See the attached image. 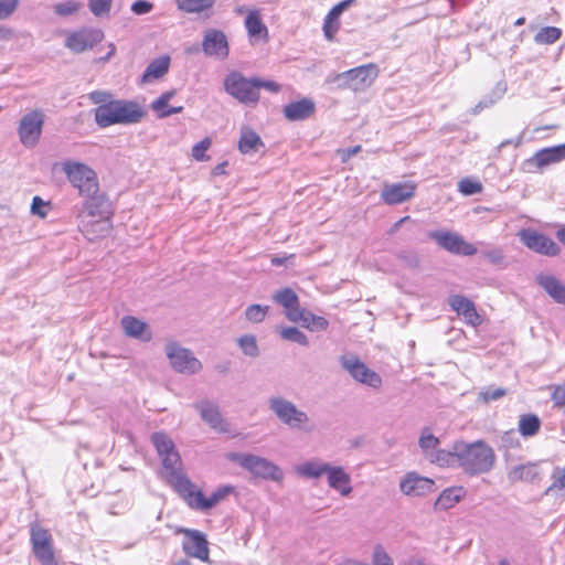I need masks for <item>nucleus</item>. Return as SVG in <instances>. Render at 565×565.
I'll list each match as a JSON object with an SVG mask.
<instances>
[{
    "label": "nucleus",
    "mask_w": 565,
    "mask_h": 565,
    "mask_svg": "<svg viewBox=\"0 0 565 565\" xmlns=\"http://www.w3.org/2000/svg\"><path fill=\"white\" fill-rule=\"evenodd\" d=\"M399 489L405 495L420 497L435 490V482L415 472H408L399 483Z\"/></svg>",
    "instance_id": "obj_19"
},
{
    "label": "nucleus",
    "mask_w": 565,
    "mask_h": 565,
    "mask_svg": "<svg viewBox=\"0 0 565 565\" xmlns=\"http://www.w3.org/2000/svg\"><path fill=\"white\" fill-rule=\"evenodd\" d=\"M356 0H343L337 3L327 14L329 20L338 21L339 17L350 6H352Z\"/></svg>",
    "instance_id": "obj_57"
},
{
    "label": "nucleus",
    "mask_w": 565,
    "mask_h": 565,
    "mask_svg": "<svg viewBox=\"0 0 565 565\" xmlns=\"http://www.w3.org/2000/svg\"><path fill=\"white\" fill-rule=\"evenodd\" d=\"M301 324L311 331H323L328 328L329 322L323 317L316 316L310 311H306Z\"/></svg>",
    "instance_id": "obj_46"
},
{
    "label": "nucleus",
    "mask_w": 565,
    "mask_h": 565,
    "mask_svg": "<svg viewBox=\"0 0 565 565\" xmlns=\"http://www.w3.org/2000/svg\"><path fill=\"white\" fill-rule=\"evenodd\" d=\"M339 29L338 21L329 20V18L326 17L323 22V32L328 40H332L333 35L337 33Z\"/></svg>",
    "instance_id": "obj_64"
},
{
    "label": "nucleus",
    "mask_w": 565,
    "mask_h": 565,
    "mask_svg": "<svg viewBox=\"0 0 565 565\" xmlns=\"http://www.w3.org/2000/svg\"><path fill=\"white\" fill-rule=\"evenodd\" d=\"M201 418L214 430L227 433L228 423L223 418L220 408L211 401H201L194 405Z\"/></svg>",
    "instance_id": "obj_18"
},
{
    "label": "nucleus",
    "mask_w": 565,
    "mask_h": 565,
    "mask_svg": "<svg viewBox=\"0 0 565 565\" xmlns=\"http://www.w3.org/2000/svg\"><path fill=\"white\" fill-rule=\"evenodd\" d=\"M564 159L565 143H562L539 150L533 157L524 161L523 169L527 172H537L551 164L558 163Z\"/></svg>",
    "instance_id": "obj_14"
},
{
    "label": "nucleus",
    "mask_w": 565,
    "mask_h": 565,
    "mask_svg": "<svg viewBox=\"0 0 565 565\" xmlns=\"http://www.w3.org/2000/svg\"><path fill=\"white\" fill-rule=\"evenodd\" d=\"M64 171L73 184L74 188L78 189L79 194L92 195L98 192L97 175L93 169L86 164L78 162H65Z\"/></svg>",
    "instance_id": "obj_5"
},
{
    "label": "nucleus",
    "mask_w": 565,
    "mask_h": 565,
    "mask_svg": "<svg viewBox=\"0 0 565 565\" xmlns=\"http://www.w3.org/2000/svg\"><path fill=\"white\" fill-rule=\"evenodd\" d=\"M562 30L556 26H544L534 36L537 44H553L559 40Z\"/></svg>",
    "instance_id": "obj_44"
},
{
    "label": "nucleus",
    "mask_w": 565,
    "mask_h": 565,
    "mask_svg": "<svg viewBox=\"0 0 565 565\" xmlns=\"http://www.w3.org/2000/svg\"><path fill=\"white\" fill-rule=\"evenodd\" d=\"M264 143L260 137L249 128H243L238 141V149L242 153L257 152Z\"/></svg>",
    "instance_id": "obj_33"
},
{
    "label": "nucleus",
    "mask_w": 565,
    "mask_h": 565,
    "mask_svg": "<svg viewBox=\"0 0 565 565\" xmlns=\"http://www.w3.org/2000/svg\"><path fill=\"white\" fill-rule=\"evenodd\" d=\"M170 58L168 56L152 61L142 75V82L162 77L169 70Z\"/></svg>",
    "instance_id": "obj_36"
},
{
    "label": "nucleus",
    "mask_w": 565,
    "mask_h": 565,
    "mask_svg": "<svg viewBox=\"0 0 565 565\" xmlns=\"http://www.w3.org/2000/svg\"><path fill=\"white\" fill-rule=\"evenodd\" d=\"M508 479L513 483L520 481L534 483L541 479V472L536 463L527 462L510 468Z\"/></svg>",
    "instance_id": "obj_29"
},
{
    "label": "nucleus",
    "mask_w": 565,
    "mask_h": 565,
    "mask_svg": "<svg viewBox=\"0 0 565 565\" xmlns=\"http://www.w3.org/2000/svg\"><path fill=\"white\" fill-rule=\"evenodd\" d=\"M273 300L286 309L297 305L299 298L291 288H282L273 295Z\"/></svg>",
    "instance_id": "obj_45"
},
{
    "label": "nucleus",
    "mask_w": 565,
    "mask_h": 565,
    "mask_svg": "<svg viewBox=\"0 0 565 565\" xmlns=\"http://www.w3.org/2000/svg\"><path fill=\"white\" fill-rule=\"evenodd\" d=\"M174 96V92H166L160 97H158L156 100L152 102L151 108L158 113V116L160 118H167L171 115L182 113L183 107H171L169 109H164V105L169 103V100Z\"/></svg>",
    "instance_id": "obj_38"
},
{
    "label": "nucleus",
    "mask_w": 565,
    "mask_h": 565,
    "mask_svg": "<svg viewBox=\"0 0 565 565\" xmlns=\"http://www.w3.org/2000/svg\"><path fill=\"white\" fill-rule=\"evenodd\" d=\"M182 533L184 534V539L182 541V550L184 554L202 562H209L210 550L205 535L198 530L191 529H183Z\"/></svg>",
    "instance_id": "obj_15"
},
{
    "label": "nucleus",
    "mask_w": 565,
    "mask_h": 565,
    "mask_svg": "<svg viewBox=\"0 0 565 565\" xmlns=\"http://www.w3.org/2000/svg\"><path fill=\"white\" fill-rule=\"evenodd\" d=\"M152 9L153 3L146 0H137L131 4V11L138 15L149 13Z\"/></svg>",
    "instance_id": "obj_63"
},
{
    "label": "nucleus",
    "mask_w": 565,
    "mask_h": 565,
    "mask_svg": "<svg viewBox=\"0 0 565 565\" xmlns=\"http://www.w3.org/2000/svg\"><path fill=\"white\" fill-rule=\"evenodd\" d=\"M329 462L320 459L305 461L296 467V472L307 479H318L326 475L329 468Z\"/></svg>",
    "instance_id": "obj_31"
},
{
    "label": "nucleus",
    "mask_w": 565,
    "mask_h": 565,
    "mask_svg": "<svg viewBox=\"0 0 565 565\" xmlns=\"http://www.w3.org/2000/svg\"><path fill=\"white\" fill-rule=\"evenodd\" d=\"M225 90L244 104H256L259 92L255 87L254 78H246L239 73H231L224 82Z\"/></svg>",
    "instance_id": "obj_8"
},
{
    "label": "nucleus",
    "mask_w": 565,
    "mask_h": 565,
    "mask_svg": "<svg viewBox=\"0 0 565 565\" xmlns=\"http://www.w3.org/2000/svg\"><path fill=\"white\" fill-rule=\"evenodd\" d=\"M439 438L431 433L430 428L425 427L422 429L418 438V446L426 459H428L429 456L439 448Z\"/></svg>",
    "instance_id": "obj_37"
},
{
    "label": "nucleus",
    "mask_w": 565,
    "mask_h": 565,
    "mask_svg": "<svg viewBox=\"0 0 565 565\" xmlns=\"http://www.w3.org/2000/svg\"><path fill=\"white\" fill-rule=\"evenodd\" d=\"M212 141L210 138H204L200 142L193 146L192 148V157L196 161H205L209 157L205 154V151L211 147Z\"/></svg>",
    "instance_id": "obj_53"
},
{
    "label": "nucleus",
    "mask_w": 565,
    "mask_h": 565,
    "mask_svg": "<svg viewBox=\"0 0 565 565\" xmlns=\"http://www.w3.org/2000/svg\"><path fill=\"white\" fill-rule=\"evenodd\" d=\"M449 306L469 323L476 326L479 322V315L470 299L460 295L451 296L449 298Z\"/></svg>",
    "instance_id": "obj_30"
},
{
    "label": "nucleus",
    "mask_w": 565,
    "mask_h": 565,
    "mask_svg": "<svg viewBox=\"0 0 565 565\" xmlns=\"http://www.w3.org/2000/svg\"><path fill=\"white\" fill-rule=\"evenodd\" d=\"M269 310L268 306L250 305L245 310V318L253 323H259L264 321Z\"/></svg>",
    "instance_id": "obj_49"
},
{
    "label": "nucleus",
    "mask_w": 565,
    "mask_h": 565,
    "mask_svg": "<svg viewBox=\"0 0 565 565\" xmlns=\"http://www.w3.org/2000/svg\"><path fill=\"white\" fill-rule=\"evenodd\" d=\"M536 284L557 303L565 305V285L550 274H539L535 277Z\"/></svg>",
    "instance_id": "obj_24"
},
{
    "label": "nucleus",
    "mask_w": 565,
    "mask_h": 565,
    "mask_svg": "<svg viewBox=\"0 0 565 565\" xmlns=\"http://www.w3.org/2000/svg\"><path fill=\"white\" fill-rule=\"evenodd\" d=\"M552 401L558 408H565V383L554 386Z\"/></svg>",
    "instance_id": "obj_58"
},
{
    "label": "nucleus",
    "mask_w": 565,
    "mask_h": 565,
    "mask_svg": "<svg viewBox=\"0 0 565 565\" xmlns=\"http://www.w3.org/2000/svg\"><path fill=\"white\" fill-rule=\"evenodd\" d=\"M81 7L82 4L77 1L67 0L55 4L54 12L60 17H68L77 12L81 9Z\"/></svg>",
    "instance_id": "obj_50"
},
{
    "label": "nucleus",
    "mask_w": 565,
    "mask_h": 565,
    "mask_svg": "<svg viewBox=\"0 0 565 565\" xmlns=\"http://www.w3.org/2000/svg\"><path fill=\"white\" fill-rule=\"evenodd\" d=\"M456 465L469 476L488 473L495 463V452L484 440L454 443Z\"/></svg>",
    "instance_id": "obj_1"
},
{
    "label": "nucleus",
    "mask_w": 565,
    "mask_h": 565,
    "mask_svg": "<svg viewBox=\"0 0 565 565\" xmlns=\"http://www.w3.org/2000/svg\"><path fill=\"white\" fill-rule=\"evenodd\" d=\"M162 465L167 473L168 481L174 486V488L181 493H192L193 484L191 481L181 472V457L174 449L160 457Z\"/></svg>",
    "instance_id": "obj_12"
},
{
    "label": "nucleus",
    "mask_w": 565,
    "mask_h": 565,
    "mask_svg": "<svg viewBox=\"0 0 565 565\" xmlns=\"http://www.w3.org/2000/svg\"><path fill=\"white\" fill-rule=\"evenodd\" d=\"M507 92V83L504 81H500L495 84L493 89L489 95H486L473 108L472 114L478 115L484 108L491 107L498 100H500Z\"/></svg>",
    "instance_id": "obj_34"
},
{
    "label": "nucleus",
    "mask_w": 565,
    "mask_h": 565,
    "mask_svg": "<svg viewBox=\"0 0 565 565\" xmlns=\"http://www.w3.org/2000/svg\"><path fill=\"white\" fill-rule=\"evenodd\" d=\"M166 354L171 367L178 373L192 375L202 369V363L193 353L189 349L181 347L178 342H168L166 344Z\"/></svg>",
    "instance_id": "obj_6"
},
{
    "label": "nucleus",
    "mask_w": 565,
    "mask_h": 565,
    "mask_svg": "<svg viewBox=\"0 0 565 565\" xmlns=\"http://www.w3.org/2000/svg\"><path fill=\"white\" fill-rule=\"evenodd\" d=\"M44 114L40 109L25 114L19 124L18 135L21 143L26 148H33L42 134Z\"/></svg>",
    "instance_id": "obj_11"
},
{
    "label": "nucleus",
    "mask_w": 565,
    "mask_h": 565,
    "mask_svg": "<svg viewBox=\"0 0 565 565\" xmlns=\"http://www.w3.org/2000/svg\"><path fill=\"white\" fill-rule=\"evenodd\" d=\"M316 109L315 103L309 98L292 102L284 107V115L290 121H299L309 118Z\"/></svg>",
    "instance_id": "obj_28"
},
{
    "label": "nucleus",
    "mask_w": 565,
    "mask_h": 565,
    "mask_svg": "<svg viewBox=\"0 0 565 565\" xmlns=\"http://www.w3.org/2000/svg\"><path fill=\"white\" fill-rule=\"evenodd\" d=\"M280 337L290 342L298 343L302 347L309 345L307 335L296 327H286L280 330Z\"/></svg>",
    "instance_id": "obj_47"
},
{
    "label": "nucleus",
    "mask_w": 565,
    "mask_h": 565,
    "mask_svg": "<svg viewBox=\"0 0 565 565\" xmlns=\"http://www.w3.org/2000/svg\"><path fill=\"white\" fill-rule=\"evenodd\" d=\"M113 0H89L88 8L95 17H104L109 14Z\"/></svg>",
    "instance_id": "obj_51"
},
{
    "label": "nucleus",
    "mask_w": 565,
    "mask_h": 565,
    "mask_svg": "<svg viewBox=\"0 0 565 565\" xmlns=\"http://www.w3.org/2000/svg\"><path fill=\"white\" fill-rule=\"evenodd\" d=\"M519 237L529 249L537 254L553 257L561 253L559 246L551 237L534 230H522Z\"/></svg>",
    "instance_id": "obj_13"
},
{
    "label": "nucleus",
    "mask_w": 565,
    "mask_h": 565,
    "mask_svg": "<svg viewBox=\"0 0 565 565\" xmlns=\"http://www.w3.org/2000/svg\"><path fill=\"white\" fill-rule=\"evenodd\" d=\"M377 75V66L373 63H370L340 73L337 75L335 79L341 82V87L358 92L371 86Z\"/></svg>",
    "instance_id": "obj_7"
},
{
    "label": "nucleus",
    "mask_w": 565,
    "mask_h": 565,
    "mask_svg": "<svg viewBox=\"0 0 565 565\" xmlns=\"http://www.w3.org/2000/svg\"><path fill=\"white\" fill-rule=\"evenodd\" d=\"M431 463H437L439 466H450L456 463V457L454 455V445L450 450H444L438 448L429 456L427 459Z\"/></svg>",
    "instance_id": "obj_48"
},
{
    "label": "nucleus",
    "mask_w": 565,
    "mask_h": 565,
    "mask_svg": "<svg viewBox=\"0 0 565 565\" xmlns=\"http://www.w3.org/2000/svg\"><path fill=\"white\" fill-rule=\"evenodd\" d=\"M237 345L246 356L257 358L259 355L257 340L253 334H244L239 337L237 339Z\"/></svg>",
    "instance_id": "obj_42"
},
{
    "label": "nucleus",
    "mask_w": 565,
    "mask_h": 565,
    "mask_svg": "<svg viewBox=\"0 0 565 565\" xmlns=\"http://www.w3.org/2000/svg\"><path fill=\"white\" fill-rule=\"evenodd\" d=\"M95 121L100 128H107L113 125H119L114 100L98 106L94 110Z\"/></svg>",
    "instance_id": "obj_32"
},
{
    "label": "nucleus",
    "mask_w": 565,
    "mask_h": 565,
    "mask_svg": "<svg viewBox=\"0 0 565 565\" xmlns=\"http://www.w3.org/2000/svg\"><path fill=\"white\" fill-rule=\"evenodd\" d=\"M326 476L329 487L341 495L347 497L352 492L351 477L342 467L329 465Z\"/></svg>",
    "instance_id": "obj_25"
},
{
    "label": "nucleus",
    "mask_w": 565,
    "mask_h": 565,
    "mask_svg": "<svg viewBox=\"0 0 565 565\" xmlns=\"http://www.w3.org/2000/svg\"><path fill=\"white\" fill-rule=\"evenodd\" d=\"M481 256L493 265H500L504 259L503 250L500 247L482 250Z\"/></svg>",
    "instance_id": "obj_55"
},
{
    "label": "nucleus",
    "mask_w": 565,
    "mask_h": 565,
    "mask_svg": "<svg viewBox=\"0 0 565 565\" xmlns=\"http://www.w3.org/2000/svg\"><path fill=\"white\" fill-rule=\"evenodd\" d=\"M373 565H393L391 557L382 546H376L374 550Z\"/></svg>",
    "instance_id": "obj_59"
},
{
    "label": "nucleus",
    "mask_w": 565,
    "mask_h": 565,
    "mask_svg": "<svg viewBox=\"0 0 565 565\" xmlns=\"http://www.w3.org/2000/svg\"><path fill=\"white\" fill-rule=\"evenodd\" d=\"M103 38L104 33L100 30H82L72 33L66 39L65 45L75 53H82L99 43Z\"/></svg>",
    "instance_id": "obj_17"
},
{
    "label": "nucleus",
    "mask_w": 565,
    "mask_h": 565,
    "mask_svg": "<svg viewBox=\"0 0 565 565\" xmlns=\"http://www.w3.org/2000/svg\"><path fill=\"white\" fill-rule=\"evenodd\" d=\"M233 491L234 488L232 486H223L217 488L210 497L206 498L201 491L194 492L192 490V493L189 494L190 497H193V501L190 502V505L194 509L206 511L214 508Z\"/></svg>",
    "instance_id": "obj_23"
},
{
    "label": "nucleus",
    "mask_w": 565,
    "mask_h": 565,
    "mask_svg": "<svg viewBox=\"0 0 565 565\" xmlns=\"http://www.w3.org/2000/svg\"><path fill=\"white\" fill-rule=\"evenodd\" d=\"M340 364L355 381L367 385L372 388H379L382 385L380 374L366 366L354 354H344L340 358Z\"/></svg>",
    "instance_id": "obj_9"
},
{
    "label": "nucleus",
    "mask_w": 565,
    "mask_h": 565,
    "mask_svg": "<svg viewBox=\"0 0 565 565\" xmlns=\"http://www.w3.org/2000/svg\"><path fill=\"white\" fill-rule=\"evenodd\" d=\"M462 493V488L445 489L436 500L435 507L439 510H448L460 501Z\"/></svg>",
    "instance_id": "obj_39"
},
{
    "label": "nucleus",
    "mask_w": 565,
    "mask_h": 565,
    "mask_svg": "<svg viewBox=\"0 0 565 565\" xmlns=\"http://www.w3.org/2000/svg\"><path fill=\"white\" fill-rule=\"evenodd\" d=\"M20 0H0V20L8 19L18 8Z\"/></svg>",
    "instance_id": "obj_56"
},
{
    "label": "nucleus",
    "mask_w": 565,
    "mask_h": 565,
    "mask_svg": "<svg viewBox=\"0 0 565 565\" xmlns=\"http://www.w3.org/2000/svg\"><path fill=\"white\" fill-rule=\"evenodd\" d=\"M507 394L504 388L501 387H489L487 390H483L479 393L478 399L483 403H489L491 401H497L503 397Z\"/></svg>",
    "instance_id": "obj_52"
},
{
    "label": "nucleus",
    "mask_w": 565,
    "mask_h": 565,
    "mask_svg": "<svg viewBox=\"0 0 565 565\" xmlns=\"http://www.w3.org/2000/svg\"><path fill=\"white\" fill-rule=\"evenodd\" d=\"M245 28L250 38H267L268 30L266 25L263 23L260 15L257 11H252L247 14L245 19Z\"/></svg>",
    "instance_id": "obj_35"
},
{
    "label": "nucleus",
    "mask_w": 565,
    "mask_h": 565,
    "mask_svg": "<svg viewBox=\"0 0 565 565\" xmlns=\"http://www.w3.org/2000/svg\"><path fill=\"white\" fill-rule=\"evenodd\" d=\"M81 218L79 230L88 241H95L106 236L111 230V223L108 217L92 218L78 215Z\"/></svg>",
    "instance_id": "obj_20"
},
{
    "label": "nucleus",
    "mask_w": 565,
    "mask_h": 565,
    "mask_svg": "<svg viewBox=\"0 0 565 565\" xmlns=\"http://www.w3.org/2000/svg\"><path fill=\"white\" fill-rule=\"evenodd\" d=\"M151 441L159 457L175 449L172 439L167 434L161 431L152 434Z\"/></svg>",
    "instance_id": "obj_43"
},
{
    "label": "nucleus",
    "mask_w": 565,
    "mask_h": 565,
    "mask_svg": "<svg viewBox=\"0 0 565 565\" xmlns=\"http://www.w3.org/2000/svg\"><path fill=\"white\" fill-rule=\"evenodd\" d=\"M287 319L291 322H301L307 310L300 309L299 302L290 308L285 309Z\"/></svg>",
    "instance_id": "obj_60"
},
{
    "label": "nucleus",
    "mask_w": 565,
    "mask_h": 565,
    "mask_svg": "<svg viewBox=\"0 0 565 565\" xmlns=\"http://www.w3.org/2000/svg\"><path fill=\"white\" fill-rule=\"evenodd\" d=\"M429 238L434 239L443 249L463 256H472L477 254V247L465 241L462 236L449 231H431L428 233Z\"/></svg>",
    "instance_id": "obj_10"
},
{
    "label": "nucleus",
    "mask_w": 565,
    "mask_h": 565,
    "mask_svg": "<svg viewBox=\"0 0 565 565\" xmlns=\"http://www.w3.org/2000/svg\"><path fill=\"white\" fill-rule=\"evenodd\" d=\"M269 409L290 429L311 433L315 428L308 414L299 409L291 401L273 396L268 401Z\"/></svg>",
    "instance_id": "obj_2"
},
{
    "label": "nucleus",
    "mask_w": 565,
    "mask_h": 565,
    "mask_svg": "<svg viewBox=\"0 0 565 565\" xmlns=\"http://www.w3.org/2000/svg\"><path fill=\"white\" fill-rule=\"evenodd\" d=\"M541 427V420L536 415H523L520 418L519 429L525 437L534 436Z\"/></svg>",
    "instance_id": "obj_40"
},
{
    "label": "nucleus",
    "mask_w": 565,
    "mask_h": 565,
    "mask_svg": "<svg viewBox=\"0 0 565 565\" xmlns=\"http://www.w3.org/2000/svg\"><path fill=\"white\" fill-rule=\"evenodd\" d=\"M415 189L416 186L412 182H397L385 185L381 195L386 204L395 205L413 198Z\"/></svg>",
    "instance_id": "obj_21"
},
{
    "label": "nucleus",
    "mask_w": 565,
    "mask_h": 565,
    "mask_svg": "<svg viewBox=\"0 0 565 565\" xmlns=\"http://www.w3.org/2000/svg\"><path fill=\"white\" fill-rule=\"evenodd\" d=\"M84 198H86V201L79 215L92 218L107 217L106 214L108 213L109 204L104 193H99L98 191L96 194L84 195Z\"/></svg>",
    "instance_id": "obj_26"
},
{
    "label": "nucleus",
    "mask_w": 565,
    "mask_h": 565,
    "mask_svg": "<svg viewBox=\"0 0 565 565\" xmlns=\"http://www.w3.org/2000/svg\"><path fill=\"white\" fill-rule=\"evenodd\" d=\"M30 542L41 565H58L51 533L36 522L30 525Z\"/></svg>",
    "instance_id": "obj_4"
},
{
    "label": "nucleus",
    "mask_w": 565,
    "mask_h": 565,
    "mask_svg": "<svg viewBox=\"0 0 565 565\" xmlns=\"http://www.w3.org/2000/svg\"><path fill=\"white\" fill-rule=\"evenodd\" d=\"M47 204L49 203L43 201L40 196H34L31 204V213L39 215L40 217H45L47 214V211L45 210Z\"/></svg>",
    "instance_id": "obj_62"
},
{
    "label": "nucleus",
    "mask_w": 565,
    "mask_h": 565,
    "mask_svg": "<svg viewBox=\"0 0 565 565\" xmlns=\"http://www.w3.org/2000/svg\"><path fill=\"white\" fill-rule=\"evenodd\" d=\"M88 98L93 104L100 106L111 100V94L106 90H94L88 94Z\"/></svg>",
    "instance_id": "obj_61"
},
{
    "label": "nucleus",
    "mask_w": 565,
    "mask_h": 565,
    "mask_svg": "<svg viewBox=\"0 0 565 565\" xmlns=\"http://www.w3.org/2000/svg\"><path fill=\"white\" fill-rule=\"evenodd\" d=\"M119 125H130L139 122L146 111L142 106L134 100L114 99Z\"/></svg>",
    "instance_id": "obj_22"
},
{
    "label": "nucleus",
    "mask_w": 565,
    "mask_h": 565,
    "mask_svg": "<svg viewBox=\"0 0 565 565\" xmlns=\"http://www.w3.org/2000/svg\"><path fill=\"white\" fill-rule=\"evenodd\" d=\"M215 0H177L178 8L184 12L194 13L210 9Z\"/></svg>",
    "instance_id": "obj_41"
},
{
    "label": "nucleus",
    "mask_w": 565,
    "mask_h": 565,
    "mask_svg": "<svg viewBox=\"0 0 565 565\" xmlns=\"http://www.w3.org/2000/svg\"><path fill=\"white\" fill-rule=\"evenodd\" d=\"M202 50L207 56H215L222 60L226 58L230 50L224 32L216 29H207L204 32Z\"/></svg>",
    "instance_id": "obj_16"
},
{
    "label": "nucleus",
    "mask_w": 565,
    "mask_h": 565,
    "mask_svg": "<svg viewBox=\"0 0 565 565\" xmlns=\"http://www.w3.org/2000/svg\"><path fill=\"white\" fill-rule=\"evenodd\" d=\"M482 190V185L479 182H475L470 179H462L459 182V191L463 195H473L480 193Z\"/></svg>",
    "instance_id": "obj_54"
},
{
    "label": "nucleus",
    "mask_w": 565,
    "mask_h": 565,
    "mask_svg": "<svg viewBox=\"0 0 565 565\" xmlns=\"http://www.w3.org/2000/svg\"><path fill=\"white\" fill-rule=\"evenodd\" d=\"M121 327L127 337L148 342L152 339V333L146 322L132 317L125 316L121 318Z\"/></svg>",
    "instance_id": "obj_27"
},
{
    "label": "nucleus",
    "mask_w": 565,
    "mask_h": 565,
    "mask_svg": "<svg viewBox=\"0 0 565 565\" xmlns=\"http://www.w3.org/2000/svg\"><path fill=\"white\" fill-rule=\"evenodd\" d=\"M231 461L248 470L255 477L278 481L282 478L281 470L271 461L252 455L242 452H232L227 457Z\"/></svg>",
    "instance_id": "obj_3"
}]
</instances>
